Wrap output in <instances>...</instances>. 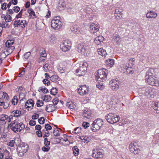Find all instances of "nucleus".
Masks as SVG:
<instances>
[{
    "label": "nucleus",
    "instance_id": "nucleus-1",
    "mask_svg": "<svg viewBox=\"0 0 159 159\" xmlns=\"http://www.w3.org/2000/svg\"><path fill=\"white\" fill-rule=\"evenodd\" d=\"M153 91V90L148 86L141 87L138 89V92L140 96L144 95L148 98L154 97Z\"/></svg>",
    "mask_w": 159,
    "mask_h": 159
},
{
    "label": "nucleus",
    "instance_id": "nucleus-2",
    "mask_svg": "<svg viewBox=\"0 0 159 159\" xmlns=\"http://www.w3.org/2000/svg\"><path fill=\"white\" fill-rule=\"evenodd\" d=\"M108 73V71L107 69L103 68L98 70L95 74L96 80L98 81H102L106 78Z\"/></svg>",
    "mask_w": 159,
    "mask_h": 159
},
{
    "label": "nucleus",
    "instance_id": "nucleus-3",
    "mask_svg": "<svg viewBox=\"0 0 159 159\" xmlns=\"http://www.w3.org/2000/svg\"><path fill=\"white\" fill-rule=\"evenodd\" d=\"M10 127L11 129L12 130L16 133L21 131L25 127V125L22 123H18L16 120L13 121Z\"/></svg>",
    "mask_w": 159,
    "mask_h": 159
},
{
    "label": "nucleus",
    "instance_id": "nucleus-4",
    "mask_svg": "<svg viewBox=\"0 0 159 159\" xmlns=\"http://www.w3.org/2000/svg\"><path fill=\"white\" fill-rule=\"evenodd\" d=\"M88 64L86 62H84L80 66L78 69L76 70L78 75L79 76L84 75L86 73Z\"/></svg>",
    "mask_w": 159,
    "mask_h": 159
},
{
    "label": "nucleus",
    "instance_id": "nucleus-5",
    "mask_svg": "<svg viewBox=\"0 0 159 159\" xmlns=\"http://www.w3.org/2000/svg\"><path fill=\"white\" fill-rule=\"evenodd\" d=\"M103 121L100 119H98L94 120L92 124L91 129L93 132H96L102 126Z\"/></svg>",
    "mask_w": 159,
    "mask_h": 159
},
{
    "label": "nucleus",
    "instance_id": "nucleus-6",
    "mask_svg": "<svg viewBox=\"0 0 159 159\" xmlns=\"http://www.w3.org/2000/svg\"><path fill=\"white\" fill-rule=\"evenodd\" d=\"M28 148V146L25 143H22L20 144L17 148L18 155L20 157L22 156L25 153Z\"/></svg>",
    "mask_w": 159,
    "mask_h": 159
},
{
    "label": "nucleus",
    "instance_id": "nucleus-7",
    "mask_svg": "<svg viewBox=\"0 0 159 159\" xmlns=\"http://www.w3.org/2000/svg\"><path fill=\"white\" fill-rule=\"evenodd\" d=\"M77 48L78 52L81 55L87 56L89 54L87 46L84 45L83 44H79Z\"/></svg>",
    "mask_w": 159,
    "mask_h": 159
},
{
    "label": "nucleus",
    "instance_id": "nucleus-8",
    "mask_svg": "<svg viewBox=\"0 0 159 159\" xmlns=\"http://www.w3.org/2000/svg\"><path fill=\"white\" fill-rule=\"evenodd\" d=\"M71 43L69 41H65L62 43L60 45V49L63 52L69 51L71 48Z\"/></svg>",
    "mask_w": 159,
    "mask_h": 159
},
{
    "label": "nucleus",
    "instance_id": "nucleus-9",
    "mask_svg": "<svg viewBox=\"0 0 159 159\" xmlns=\"http://www.w3.org/2000/svg\"><path fill=\"white\" fill-rule=\"evenodd\" d=\"M100 28V25L98 23H92L90 25L89 29L92 33L96 35L98 32Z\"/></svg>",
    "mask_w": 159,
    "mask_h": 159
},
{
    "label": "nucleus",
    "instance_id": "nucleus-10",
    "mask_svg": "<svg viewBox=\"0 0 159 159\" xmlns=\"http://www.w3.org/2000/svg\"><path fill=\"white\" fill-rule=\"evenodd\" d=\"M61 23L57 17L53 18L51 21V27L55 29H58L61 26Z\"/></svg>",
    "mask_w": 159,
    "mask_h": 159
},
{
    "label": "nucleus",
    "instance_id": "nucleus-11",
    "mask_svg": "<svg viewBox=\"0 0 159 159\" xmlns=\"http://www.w3.org/2000/svg\"><path fill=\"white\" fill-rule=\"evenodd\" d=\"M103 155V151L102 150H94L92 154V156L93 157L97 158L102 157Z\"/></svg>",
    "mask_w": 159,
    "mask_h": 159
},
{
    "label": "nucleus",
    "instance_id": "nucleus-12",
    "mask_svg": "<svg viewBox=\"0 0 159 159\" xmlns=\"http://www.w3.org/2000/svg\"><path fill=\"white\" fill-rule=\"evenodd\" d=\"M89 89L86 85H83L80 87L78 91V93L81 95H84L88 93Z\"/></svg>",
    "mask_w": 159,
    "mask_h": 159
},
{
    "label": "nucleus",
    "instance_id": "nucleus-13",
    "mask_svg": "<svg viewBox=\"0 0 159 159\" xmlns=\"http://www.w3.org/2000/svg\"><path fill=\"white\" fill-rule=\"evenodd\" d=\"M129 148L130 151L135 155L139 154L140 150L135 147L134 143H131L129 146Z\"/></svg>",
    "mask_w": 159,
    "mask_h": 159
},
{
    "label": "nucleus",
    "instance_id": "nucleus-14",
    "mask_svg": "<svg viewBox=\"0 0 159 159\" xmlns=\"http://www.w3.org/2000/svg\"><path fill=\"white\" fill-rule=\"evenodd\" d=\"M13 116H8L5 114H2L0 115V120L1 121H4L7 120L8 122H10L11 120L13 118Z\"/></svg>",
    "mask_w": 159,
    "mask_h": 159
},
{
    "label": "nucleus",
    "instance_id": "nucleus-15",
    "mask_svg": "<svg viewBox=\"0 0 159 159\" xmlns=\"http://www.w3.org/2000/svg\"><path fill=\"white\" fill-rule=\"evenodd\" d=\"M114 13L116 19L120 18L123 14V10L119 7H117L115 9Z\"/></svg>",
    "mask_w": 159,
    "mask_h": 159
},
{
    "label": "nucleus",
    "instance_id": "nucleus-16",
    "mask_svg": "<svg viewBox=\"0 0 159 159\" xmlns=\"http://www.w3.org/2000/svg\"><path fill=\"white\" fill-rule=\"evenodd\" d=\"M15 25L17 27L24 28L26 25V21L23 20H18L15 21Z\"/></svg>",
    "mask_w": 159,
    "mask_h": 159
},
{
    "label": "nucleus",
    "instance_id": "nucleus-17",
    "mask_svg": "<svg viewBox=\"0 0 159 159\" xmlns=\"http://www.w3.org/2000/svg\"><path fill=\"white\" fill-rule=\"evenodd\" d=\"M110 118H111V121H110V124H113L118 121L120 119L119 116L116 115L111 114L110 115Z\"/></svg>",
    "mask_w": 159,
    "mask_h": 159
},
{
    "label": "nucleus",
    "instance_id": "nucleus-18",
    "mask_svg": "<svg viewBox=\"0 0 159 159\" xmlns=\"http://www.w3.org/2000/svg\"><path fill=\"white\" fill-rule=\"evenodd\" d=\"M110 85L111 88L113 90H116L119 87L118 82L114 80L110 82Z\"/></svg>",
    "mask_w": 159,
    "mask_h": 159
},
{
    "label": "nucleus",
    "instance_id": "nucleus-19",
    "mask_svg": "<svg viewBox=\"0 0 159 159\" xmlns=\"http://www.w3.org/2000/svg\"><path fill=\"white\" fill-rule=\"evenodd\" d=\"M112 41L114 44H118L121 41L120 36L117 34H114Z\"/></svg>",
    "mask_w": 159,
    "mask_h": 159
},
{
    "label": "nucleus",
    "instance_id": "nucleus-20",
    "mask_svg": "<svg viewBox=\"0 0 159 159\" xmlns=\"http://www.w3.org/2000/svg\"><path fill=\"white\" fill-rule=\"evenodd\" d=\"M146 82L148 83L149 85L155 86L156 80L152 77H150L147 78H145Z\"/></svg>",
    "mask_w": 159,
    "mask_h": 159
},
{
    "label": "nucleus",
    "instance_id": "nucleus-21",
    "mask_svg": "<svg viewBox=\"0 0 159 159\" xmlns=\"http://www.w3.org/2000/svg\"><path fill=\"white\" fill-rule=\"evenodd\" d=\"M34 102L33 100L31 99L28 100L25 103V107L26 108H30L32 109L34 106Z\"/></svg>",
    "mask_w": 159,
    "mask_h": 159
},
{
    "label": "nucleus",
    "instance_id": "nucleus-22",
    "mask_svg": "<svg viewBox=\"0 0 159 159\" xmlns=\"http://www.w3.org/2000/svg\"><path fill=\"white\" fill-rule=\"evenodd\" d=\"M157 16V14L155 12L150 11L147 13L146 17L147 18H155Z\"/></svg>",
    "mask_w": 159,
    "mask_h": 159
},
{
    "label": "nucleus",
    "instance_id": "nucleus-23",
    "mask_svg": "<svg viewBox=\"0 0 159 159\" xmlns=\"http://www.w3.org/2000/svg\"><path fill=\"white\" fill-rule=\"evenodd\" d=\"M1 18L2 20H4L8 22H10L12 20L11 16L9 15H5L4 14H2L1 16Z\"/></svg>",
    "mask_w": 159,
    "mask_h": 159
},
{
    "label": "nucleus",
    "instance_id": "nucleus-24",
    "mask_svg": "<svg viewBox=\"0 0 159 159\" xmlns=\"http://www.w3.org/2000/svg\"><path fill=\"white\" fill-rule=\"evenodd\" d=\"M154 74V70L153 69H149L147 72L145 76V78L152 77Z\"/></svg>",
    "mask_w": 159,
    "mask_h": 159
},
{
    "label": "nucleus",
    "instance_id": "nucleus-25",
    "mask_svg": "<svg viewBox=\"0 0 159 159\" xmlns=\"http://www.w3.org/2000/svg\"><path fill=\"white\" fill-rule=\"evenodd\" d=\"M104 40V38L102 36H99L97 37L95 39L94 42L95 43L98 45L103 41Z\"/></svg>",
    "mask_w": 159,
    "mask_h": 159
},
{
    "label": "nucleus",
    "instance_id": "nucleus-26",
    "mask_svg": "<svg viewBox=\"0 0 159 159\" xmlns=\"http://www.w3.org/2000/svg\"><path fill=\"white\" fill-rule=\"evenodd\" d=\"M56 39V37L54 34H49L47 38L48 40L51 43H54Z\"/></svg>",
    "mask_w": 159,
    "mask_h": 159
},
{
    "label": "nucleus",
    "instance_id": "nucleus-27",
    "mask_svg": "<svg viewBox=\"0 0 159 159\" xmlns=\"http://www.w3.org/2000/svg\"><path fill=\"white\" fill-rule=\"evenodd\" d=\"M8 95L5 92H0V98L7 101L8 99Z\"/></svg>",
    "mask_w": 159,
    "mask_h": 159
},
{
    "label": "nucleus",
    "instance_id": "nucleus-28",
    "mask_svg": "<svg viewBox=\"0 0 159 159\" xmlns=\"http://www.w3.org/2000/svg\"><path fill=\"white\" fill-rule=\"evenodd\" d=\"M55 110V105L53 104L48 105L46 107V110L48 112H51Z\"/></svg>",
    "mask_w": 159,
    "mask_h": 159
},
{
    "label": "nucleus",
    "instance_id": "nucleus-29",
    "mask_svg": "<svg viewBox=\"0 0 159 159\" xmlns=\"http://www.w3.org/2000/svg\"><path fill=\"white\" fill-rule=\"evenodd\" d=\"M79 138L85 143H88L90 140L89 138L87 136H79Z\"/></svg>",
    "mask_w": 159,
    "mask_h": 159
},
{
    "label": "nucleus",
    "instance_id": "nucleus-30",
    "mask_svg": "<svg viewBox=\"0 0 159 159\" xmlns=\"http://www.w3.org/2000/svg\"><path fill=\"white\" fill-rule=\"evenodd\" d=\"M15 48V47L14 46H11L10 47H5L4 49L9 55L13 52Z\"/></svg>",
    "mask_w": 159,
    "mask_h": 159
},
{
    "label": "nucleus",
    "instance_id": "nucleus-31",
    "mask_svg": "<svg viewBox=\"0 0 159 159\" xmlns=\"http://www.w3.org/2000/svg\"><path fill=\"white\" fill-rule=\"evenodd\" d=\"M98 52L99 55L105 57L107 55L106 51L102 48H99L98 49Z\"/></svg>",
    "mask_w": 159,
    "mask_h": 159
},
{
    "label": "nucleus",
    "instance_id": "nucleus-32",
    "mask_svg": "<svg viewBox=\"0 0 159 159\" xmlns=\"http://www.w3.org/2000/svg\"><path fill=\"white\" fill-rule=\"evenodd\" d=\"M0 25L1 26L0 27L2 28H8L9 27V25L8 24V22H6L4 20H2Z\"/></svg>",
    "mask_w": 159,
    "mask_h": 159
},
{
    "label": "nucleus",
    "instance_id": "nucleus-33",
    "mask_svg": "<svg viewBox=\"0 0 159 159\" xmlns=\"http://www.w3.org/2000/svg\"><path fill=\"white\" fill-rule=\"evenodd\" d=\"M0 106H2L3 108L4 109H6L9 106V103L6 102H5L1 101H0Z\"/></svg>",
    "mask_w": 159,
    "mask_h": 159
},
{
    "label": "nucleus",
    "instance_id": "nucleus-34",
    "mask_svg": "<svg viewBox=\"0 0 159 159\" xmlns=\"http://www.w3.org/2000/svg\"><path fill=\"white\" fill-rule=\"evenodd\" d=\"M66 106L71 109H75V107H76L75 105L71 101H69V102H67L66 104Z\"/></svg>",
    "mask_w": 159,
    "mask_h": 159
},
{
    "label": "nucleus",
    "instance_id": "nucleus-35",
    "mask_svg": "<svg viewBox=\"0 0 159 159\" xmlns=\"http://www.w3.org/2000/svg\"><path fill=\"white\" fill-rule=\"evenodd\" d=\"M14 43V41L10 39H8L5 43V47L12 46V45Z\"/></svg>",
    "mask_w": 159,
    "mask_h": 159
},
{
    "label": "nucleus",
    "instance_id": "nucleus-36",
    "mask_svg": "<svg viewBox=\"0 0 159 159\" xmlns=\"http://www.w3.org/2000/svg\"><path fill=\"white\" fill-rule=\"evenodd\" d=\"M12 116L13 115V116L14 117H18L21 114V112L20 111L17 110L13 111L12 112Z\"/></svg>",
    "mask_w": 159,
    "mask_h": 159
},
{
    "label": "nucleus",
    "instance_id": "nucleus-37",
    "mask_svg": "<svg viewBox=\"0 0 159 159\" xmlns=\"http://www.w3.org/2000/svg\"><path fill=\"white\" fill-rule=\"evenodd\" d=\"M73 151L74 155L76 156L79 154V150L77 146H75L73 148Z\"/></svg>",
    "mask_w": 159,
    "mask_h": 159
},
{
    "label": "nucleus",
    "instance_id": "nucleus-38",
    "mask_svg": "<svg viewBox=\"0 0 159 159\" xmlns=\"http://www.w3.org/2000/svg\"><path fill=\"white\" fill-rule=\"evenodd\" d=\"M8 54L7 53L5 50L4 49L2 50L1 52L0 53V58L3 59L5 58Z\"/></svg>",
    "mask_w": 159,
    "mask_h": 159
},
{
    "label": "nucleus",
    "instance_id": "nucleus-39",
    "mask_svg": "<svg viewBox=\"0 0 159 159\" xmlns=\"http://www.w3.org/2000/svg\"><path fill=\"white\" fill-rule=\"evenodd\" d=\"M152 107L157 113L159 112V103L156 102H155Z\"/></svg>",
    "mask_w": 159,
    "mask_h": 159
},
{
    "label": "nucleus",
    "instance_id": "nucleus-40",
    "mask_svg": "<svg viewBox=\"0 0 159 159\" xmlns=\"http://www.w3.org/2000/svg\"><path fill=\"white\" fill-rule=\"evenodd\" d=\"M51 97L49 95H46L43 98V100L46 102H48L51 99Z\"/></svg>",
    "mask_w": 159,
    "mask_h": 159
},
{
    "label": "nucleus",
    "instance_id": "nucleus-41",
    "mask_svg": "<svg viewBox=\"0 0 159 159\" xmlns=\"http://www.w3.org/2000/svg\"><path fill=\"white\" fill-rule=\"evenodd\" d=\"M71 31L74 33H76L77 34H83V33L82 30L80 31V30H77L76 28H74V27H73L71 28Z\"/></svg>",
    "mask_w": 159,
    "mask_h": 159
},
{
    "label": "nucleus",
    "instance_id": "nucleus-42",
    "mask_svg": "<svg viewBox=\"0 0 159 159\" xmlns=\"http://www.w3.org/2000/svg\"><path fill=\"white\" fill-rule=\"evenodd\" d=\"M18 102V99L17 97L16 96H14L11 101L12 104L15 105L17 104Z\"/></svg>",
    "mask_w": 159,
    "mask_h": 159
},
{
    "label": "nucleus",
    "instance_id": "nucleus-43",
    "mask_svg": "<svg viewBox=\"0 0 159 159\" xmlns=\"http://www.w3.org/2000/svg\"><path fill=\"white\" fill-rule=\"evenodd\" d=\"M91 113L89 111H85L84 112V113L83 114V116L84 117H87V118H89V117L91 115Z\"/></svg>",
    "mask_w": 159,
    "mask_h": 159
},
{
    "label": "nucleus",
    "instance_id": "nucleus-44",
    "mask_svg": "<svg viewBox=\"0 0 159 159\" xmlns=\"http://www.w3.org/2000/svg\"><path fill=\"white\" fill-rule=\"evenodd\" d=\"M50 93L51 94L53 95H55L57 93V89L56 88H53L51 89Z\"/></svg>",
    "mask_w": 159,
    "mask_h": 159
},
{
    "label": "nucleus",
    "instance_id": "nucleus-45",
    "mask_svg": "<svg viewBox=\"0 0 159 159\" xmlns=\"http://www.w3.org/2000/svg\"><path fill=\"white\" fill-rule=\"evenodd\" d=\"M81 128L80 127L75 128L72 131L73 133L78 134L81 132Z\"/></svg>",
    "mask_w": 159,
    "mask_h": 159
},
{
    "label": "nucleus",
    "instance_id": "nucleus-46",
    "mask_svg": "<svg viewBox=\"0 0 159 159\" xmlns=\"http://www.w3.org/2000/svg\"><path fill=\"white\" fill-rule=\"evenodd\" d=\"M50 80L52 82H54L58 78V77L57 75H54L50 77Z\"/></svg>",
    "mask_w": 159,
    "mask_h": 159
},
{
    "label": "nucleus",
    "instance_id": "nucleus-47",
    "mask_svg": "<svg viewBox=\"0 0 159 159\" xmlns=\"http://www.w3.org/2000/svg\"><path fill=\"white\" fill-rule=\"evenodd\" d=\"M37 106L38 107H41L43 105V103L42 100H38L36 103Z\"/></svg>",
    "mask_w": 159,
    "mask_h": 159
},
{
    "label": "nucleus",
    "instance_id": "nucleus-48",
    "mask_svg": "<svg viewBox=\"0 0 159 159\" xmlns=\"http://www.w3.org/2000/svg\"><path fill=\"white\" fill-rule=\"evenodd\" d=\"M53 134L54 136H59L60 134L58 129H56L54 130Z\"/></svg>",
    "mask_w": 159,
    "mask_h": 159
},
{
    "label": "nucleus",
    "instance_id": "nucleus-49",
    "mask_svg": "<svg viewBox=\"0 0 159 159\" xmlns=\"http://www.w3.org/2000/svg\"><path fill=\"white\" fill-rule=\"evenodd\" d=\"M15 144V141L14 140H11L8 143V145L11 147H14Z\"/></svg>",
    "mask_w": 159,
    "mask_h": 159
},
{
    "label": "nucleus",
    "instance_id": "nucleus-50",
    "mask_svg": "<svg viewBox=\"0 0 159 159\" xmlns=\"http://www.w3.org/2000/svg\"><path fill=\"white\" fill-rule=\"evenodd\" d=\"M90 124L88 122H84L82 124L83 126L85 129L89 127Z\"/></svg>",
    "mask_w": 159,
    "mask_h": 159
},
{
    "label": "nucleus",
    "instance_id": "nucleus-51",
    "mask_svg": "<svg viewBox=\"0 0 159 159\" xmlns=\"http://www.w3.org/2000/svg\"><path fill=\"white\" fill-rule=\"evenodd\" d=\"M45 128L47 131L50 130L52 129V127L48 124H46L45 125Z\"/></svg>",
    "mask_w": 159,
    "mask_h": 159
},
{
    "label": "nucleus",
    "instance_id": "nucleus-52",
    "mask_svg": "<svg viewBox=\"0 0 159 159\" xmlns=\"http://www.w3.org/2000/svg\"><path fill=\"white\" fill-rule=\"evenodd\" d=\"M45 120L43 117H41L38 119V121L40 124H43L44 123Z\"/></svg>",
    "mask_w": 159,
    "mask_h": 159
},
{
    "label": "nucleus",
    "instance_id": "nucleus-53",
    "mask_svg": "<svg viewBox=\"0 0 159 159\" xmlns=\"http://www.w3.org/2000/svg\"><path fill=\"white\" fill-rule=\"evenodd\" d=\"M97 87L99 89H102L104 88V86L102 83H99L97 84Z\"/></svg>",
    "mask_w": 159,
    "mask_h": 159
},
{
    "label": "nucleus",
    "instance_id": "nucleus-54",
    "mask_svg": "<svg viewBox=\"0 0 159 159\" xmlns=\"http://www.w3.org/2000/svg\"><path fill=\"white\" fill-rule=\"evenodd\" d=\"M50 149V147L47 146H45L42 148V150L44 152H48Z\"/></svg>",
    "mask_w": 159,
    "mask_h": 159
},
{
    "label": "nucleus",
    "instance_id": "nucleus-55",
    "mask_svg": "<svg viewBox=\"0 0 159 159\" xmlns=\"http://www.w3.org/2000/svg\"><path fill=\"white\" fill-rule=\"evenodd\" d=\"M8 7V6L5 3H4L1 6V8L3 10H6L7 8Z\"/></svg>",
    "mask_w": 159,
    "mask_h": 159
},
{
    "label": "nucleus",
    "instance_id": "nucleus-56",
    "mask_svg": "<svg viewBox=\"0 0 159 159\" xmlns=\"http://www.w3.org/2000/svg\"><path fill=\"white\" fill-rule=\"evenodd\" d=\"M20 10V8L18 6H15L13 7V10L16 12H18Z\"/></svg>",
    "mask_w": 159,
    "mask_h": 159
},
{
    "label": "nucleus",
    "instance_id": "nucleus-57",
    "mask_svg": "<svg viewBox=\"0 0 159 159\" xmlns=\"http://www.w3.org/2000/svg\"><path fill=\"white\" fill-rule=\"evenodd\" d=\"M43 82L45 85H49L50 84V81L47 79H44L43 80Z\"/></svg>",
    "mask_w": 159,
    "mask_h": 159
},
{
    "label": "nucleus",
    "instance_id": "nucleus-58",
    "mask_svg": "<svg viewBox=\"0 0 159 159\" xmlns=\"http://www.w3.org/2000/svg\"><path fill=\"white\" fill-rule=\"evenodd\" d=\"M48 64H46L43 67V69L45 71V72H47L48 70Z\"/></svg>",
    "mask_w": 159,
    "mask_h": 159
},
{
    "label": "nucleus",
    "instance_id": "nucleus-59",
    "mask_svg": "<svg viewBox=\"0 0 159 159\" xmlns=\"http://www.w3.org/2000/svg\"><path fill=\"white\" fill-rule=\"evenodd\" d=\"M30 52H28L25 53L24 55V57L25 59H27L30 55Z\"/></svg>",
    "mask_w": 159,
    "mask_h": 159
},
{
    "label": "nucleus",
    "instance_id": "nucleus-60",
    "mask_svg": "<svg viewBox=\"0 0 159 159\" xmlns=\"http://www.w3.org/2000/svg\"><path fill=\"white\" fill-rule=\"evenodd\" d=\"M58 102V99L57 98H56L53 100L52 102L53 105H56Z\"/></svg>",
    "mask_w": 159,
    "mask_h": 159
},
{
    "label": "nucleus",
    "instance_id": "nucleus-61",
    "mask_svg": "<svg viewBox=\"0 0 159 159\" xmlns=\"http://www.w3.org/2000/svg\"><path fill=\"white\" fill-rule=\"evenodd\" d=\"M50 142L49 141H48L47 140V138H45L44 139V144L45 145V146H48L50 145Z\"/></svg>",
    "mask_w": 159,
    "mask_h": 159
},
{
    "label": "nucleus",
    "instance_id": "nucleus-62",
    "mask_svg": "<svg viewBox=\"0 0 159 159\" xmlns=\"http://www.w3.org/2000/svg\"><path fill=\"white\" fill-rule=\"evenodd\" d=\"M29 124L31 126H34L36 124L35 121L33 120H31L29 121Z\"/></svg>",
    "mask_w": 159,
    "mask_h": 159
},
{
    "label": "nucleus",
    "instance_id": "nucleus-63",
    "mask_svg": "<svg viewBox=\"0 0 159 159\" xmlns=\"http://www.w3.org/2000/svg\"><path fill=\"white\" fill-rule=\"evenodd\" d=\"M29 13L31 15L35 16V12L32 9H30L29 10Z\"/></svg>",
    "mask_w": 159,
    "mask_h": 159
},
{
    "label": "nucleus",
    "instance_id": "nucleus-64",
    "mask_svg": "<svg viewBox=\"0 0 159 159\" xmlns=\"http://www.w3.org/2000/svg\"><path fill=\"white\" fill-rule=\"evenodd\" d=\"M39 117V115L37 114H35L34 115H33L32 118L33 120H35L38 118Z\"/></svg>",
    "mask_w": 159,
    "mask_h": 159
}]
</instances>
